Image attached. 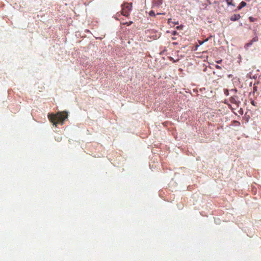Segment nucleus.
<instances>
[{
  "mask_svg": "<svg viewBox=\"0 0 261 261\" xmlns=\"http://www.w3.org/2000/svg\"><path fill=\"white\" fill-rule=\"evenodd\" d=\"M198 47V45H197V46H196V49L197 48V47Z\"/></svg>",
  "mask_w": 261,
  "mask_h": 261,
  "instance_id": "obj_20",
  "label": "nucleus"
},
{
  "mask_svg": "<svg viewBox=\"0 0 261 261\" xmlns=\"http://www.w3.org/2000/svg\"><path fill=\"white\" fill-rule=\"evenodd\" d=\"M251 104L254 106V102L253 101H251Z\"/></svg>",
  "mask_w": 261,
  "mask_h": 261,
  "instance_id": "obj_17",
  "label": "nucleus"
},
{
  "mask_svg": "<svg viewBox=\"0 0 261 261\" xmlns=\"http://www.w3.org/2000/svg\"><path fill=\"white\" fill-rule=\"evenodd\" d=\"M208 39L207 38V39H206L205 40H204L203 41H204V42L207 41H208Z\"/></svg>",
  "mask_w": 261,
  "mask_h": 261,
  "instance_id": "obj_18",
  "label": "nucleus"
},
{
  "mask_svg": "<svg viewBox=\"0 0 261 261\" xmlns=\"http://www.w3.org/2000/svg\"><path fill=\"white\" fill-rule=\"evenodd\" d=\"M249 19L250 20V21L251 22H254V21H255L257 20V19L255 18H254L252 16H250L249 17Z\"/></svg>",
  "mask_w": 261,
  "mask_h": 261,
  "instance_id": "obj_9",
  "label": "nucleus"
},
{
  "mask_svg": "<svg viewBox=\"0 0 261 261\" xmlns=\"http://www.w3.org/2000/svg\"><path fill=\"white\" fill-rule=\"evenodd\" d=\"M258 40V37L255 35L248 43L245 44L244 46V48L245 49L247 50L248 48L251 46L254 42H257Z\"/></svg>",
  "mask_w": 261,
  "mask_h": 261,
  "instance_id": "obj_3",
  "label": "nucleus"
},
{
  "mask_svg": "<svg viewBox=\"0 0 261 261\" xmlns=\"http://www.w3.org/2000/svg\"><path fill=\"white\" fill-rule=\"evenodd\" d=\"M225 1L226 2L227 5L228 6H235L236 5L233 3V0H225Z\"/></svg>",
  "mask_w": 261,
  "mask_h": 261,
  "instance_id": "obj_7",
  "label": "nucleus"
},
{
  "mask_svg": "<svg viewBox=\"0 0 261 261\" xmlns=\"http://www.w3.org/2000/svg\"><path fill=\"white\" fill-rule=\"evenodd\" d=\"M231 76H232V75H229V76H228L229 77H230Z\"/></svg>",
  "mask_w": 261,
  "mask_h": 261,
  "instance_id": "obj_19",
  "label": "nucleus"
},
{
  "mask_svg": "<svg viewBox=\"0 0 261 261\" xmlns=\"http://www.w3.org/2000/svg\"><path fill=\"white\" fill-rule=\"evenodd\" d=\"M153 3L157 6H159L162 4V0H153Z\"/></svg>",
  "mask_w": 261,
  "mask_h": 261,
  "instance_id": "obj_8",
  "label": "nucleus"
},
{
  "mask_svg": "<svg viewBox=\"0 0 261 261\" xmlns=\"http://www.w3.org/2000/svg\"><path fill=\"white\" fill-rule=\"evenodd\" d=\"M175 24H178V22H175Z\"/></svg>",
  "mask_w": 261,
  "mask_h": 261,
  "instance_id": "obj_21",
  "label": "nucleus"
},
{
  "mask_svg": "<svg viewBox=\"0 0 261 261\" xmlns=\"http://www.w3.org/2000/svg\"><path fill=\"white\" fill-rule=\"evenodd\" d=\"M221 62H222V60H220L217 61L216 62H217V63L220 64V63H221Z\"/></svg>",
  "mask_w": 261,
  "mask_h": 261,
  "instance_id": "obj_14",
  "label": "nucleus"
},
{
  "mask_svg": "<svg viewBox=\"0 0 261 261\" xmlns=\"http://www.w3.org/2000/svg\"><path fill=\"white\" fill-rule=\"evenodd\" d=\"M121 14L124 16L128 17L132 9V3L124 2L121 5Z\"/></svg>",
  "mask_w": 261,
  "mask_h": 261,
  "instance_id": "obj_2",
  "label": "nucleus"
},
{
  "mask_svg": "<svg viewBox=\"0 0 261 261\" xmlns=\"http://www.w3.org/2000/svg\"><path fill=\"white\" fill-rule=\"evenodd\" d=\"M132 23H133V22H132V21H130V22H125V23H124V24H126L127 26H129V25H130Z\"/></svg>",
  "mask_w": 261,
  "mask_h": 261,
  "instance_id": "obj_11",
  "label": "nucleus"
},
{
  "mask_svg": "<svg viewBox=\"0 0 261 261\" xmlns=\"http://www.w3.org/2000/svg\"><path fill=\"white\" fill-rule=\"evenodd\" d=\"M215 67H216V68L217 69H222L221 67H220V66H219V65H216V66H215Z\"/></svg>",
  "mask_w": 261,
  "mask_h": 261,
  "instance_id": "obj_12",
  "label": "nucleus"
},
{
  "mask_svg": "<svg viewBox=\"0 0 261 261\" xmlns=\"http://www.w3.org/2000/svg\"><path fill=\"white\" fill-rule=\"evenodd\" d=\"M176 33H176V31H174V32H173V35H175V34H176Z\"/></svg>",
  "mask_w": 261,
  "mask_h": 261,
  "instance_id": "obj_16",
  "label": "nucleus"
},
{
  "mask_svg": "<svg viewBox=\"0 0 261 261\" xmlns=\"http://www.w3.org/2000/svg\"><path fill=\"white\" fill-rule=\"evenodd\" d=\"M68 114L66 112H58L56 114H48V118L49 121L56 126L58 124H63L67 118Z\"/></svg>",
  "mask_w": 261,
  "mask_h": 261,
  "instance_id": "obj_1",
  "label": "nucleus"
},
{
  "mask_svg": "<svg viewBox=\"0 0 261 261\" xmlns=\"http://www.w3.org/2000/svg\"><path fill=\"white\" fill-rule=\"evenodd\" d=\"M161 14H162V15H164V14H165V13H157V15H161Z\"/></svg>",
  "mask_w": 261,
  "mask_h": 261,
  "instance_id": "obj_15",
  "label": "nucleus"
},
{
  "mask_svg": "<svg viewBox=\"0 0 261 261\" xmlns=\"http://www.w3.org/2000/svg\"><path fill=\"white\" fill-rule=\"evenodd\" d=\"M149 15L150 16H155V14L154 12L153 11H150L149 13Z\"/></svg>",
  "mask_w": 261,
  "mask_h": 261,
  "instance_id": "obj_10",
  "label": "nucleus"
},
{
  "mask_svg": "<svg viewBox=\"0 0 261 261\" xmlns=\"http://www.w3.org/2000/svg\"><path fill=\"white\" fill-rule=\"evenodd\" d=\"M246 6V3L244 2V1H242L240 4V5L237 8V10H241L242 8L245 7Z\"/></svg>",
  "mask_w": 261,
  "mask_h": 261,
  "instance_id": "obj_6",
  "label": "nucleus"
},
{
  "mask_svg": "<svg viewBox=\"0 0 261 261\" xmlns=\"http://www.w3.org/2000/svg\"><path fill=\"white\" fill-rule=\"evenodd\" d=\"M241 18V16L240 14H233L230 17V20L232 21H235L238 20Z\"/></svg>",
  "mask_w": 261,
  "mask_h": 261,
  "instance_id": "obj_5",
  "label": "nucleus"
},
{
  "mask_svg": "<svg viewBox=\"0 0 261 261\" xmlns=\"http://www.w3.org/2000/svg\"><path fill=\"white\" fill-rule=\"evenodd\" d=\"M229 101L231 103L234 104L237 107H238L240 103V102L238 100V97L237 96L231 97Z\"/></svg>",
  "mask_w": 261,
  "mask_h": 261,
  "instance_id": "obj_4",
  "label": "nucleus"
},
{
  "mask_svg": "<svg viewBox=\"0 0 261 261\" xmlns=\"http://www.w3.org/2000/svg\"><path fill=\"white\" fill-rule=\"evenodd\" d=\"M204 43V41H199V43L200 45H202Z\"/></svg>",
  "mask_w": 261,
  "mask_h": 261,
  "instance_id": "obj_13",
  "label": "nucleus"
}]
</instances>
